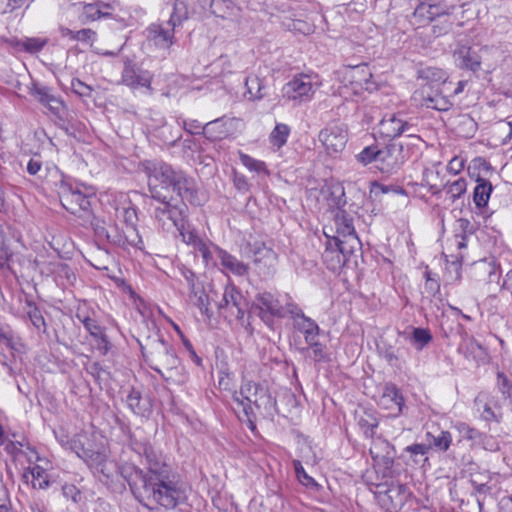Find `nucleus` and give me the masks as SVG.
<instances>
[{
    "label": "nucleus",
    "mask_w": 512,
    "mask_h": 512,
    "mask_svg": "<svg viewBox=\"0 0 512 512\" xmlns=\"http://www.w3.org/2000/svg\"><path fill=\"white\" fill-rule=\"evenodd\" d=\"M385 494L389 498L393 508H401L408 499L409 491L404 484L392 483L385 490Z\"/></svg>",
    "instance_id": "31"
},
{
    "label": "nucleus",
    "mask_w": 512,
    "mask_h": 512,
    "mask_svg": "<svg viewBox=\"0 0 512 512\" xmlns=\"http://www.w3.org/2000/svg\"><path fill=\"white\" fill-rule=\"evenodd\" d=\"M144 171L148 178V189L151 197L156 201L173 198L171 193L176 192L181 201L192 205H200L197 195L196 183L182 171L174 170L164 162H146Z\"/></svg>",
    "instance_id": "2"
},
{
    "label": "nucleus",
    "mask_w": 512,
    "mask_h": 512,
    "mask_svg": "<svg viewBox=\"0 0 512 512\" xmlns=\"http://www.w3.org/2000/svg\"><path fill=\"white\" fill-rule=\"evenodd\" d=\"M290 134V127L283 123H278L269 136L270 143L277 149L284 146Z\"/></svg>",
    "instance_id": "41"
},
{
    "label": "nucleus",
    "mask_w": 512,
    "mask_h": 512,
    "mask_svg": "<svg viewBox=\"0 0 512 512\" xmlns=\"http://www.w3.org/2000/svg\"><path fill=\"white\" fill-rule=\"evenodd\" d=\"M346 203L344 187L340 184L332 185L329 188V194L327 196L328 206L338 211L340 209H344Z\"/></svg>",
    "instance_id": "36"
},
{
    "label": "nucleus",
    "mask_w": 512,
    "mask_h": 512,
    "mask_svg": "<svg viewBox=\"0 0 512 512\" xmlns=\"http://www.w3.org/2000/svg\"><path fill=\"white\" fill-rule=\"evenodd\" d=\"M443 189L446 191V194L449 196L451 201L454 202L465 194L467 190V181L462 177L453 181L448 180L444 184Z\"/></svg>",
    "instance_id": "38"
},
{
    "label": "nucleus",
    "mask_w": 512,
    "mask_h": 512,
    "mask_svg": "<svg viewBox=\"0 0 512 512\" xmlns=\"http://www.w3.org/2000/svg\"><path fill=\"white\" fill-rule=\"evenodd\" d=\"M48 40L40 37H25L23 39L12 38L7 40V43L17 52L25 51L30 54L40 52Z\"/></svg>",
    "instance_id": "26"
},
{
    "label": "nucleus",
    "mask_w": 512,
    "mask_h": 512,
    "mask_svg": "<svg viewBox=\"0 0 512 512\" xmlns=\"http://www.w3.org/2000/svg\"><path fill=\"white\" fill-rule=\"evenodd\" d=\"M432 340L429 330L424 328H414L411 336V343L417 350H422Z\"/></svg>",
    "instance_id": "46"
},
{
    "label": "nucleus",
    "mask_w": 512,
    "mask_h": 512,
    "mask_svg": "<svg viewBox=\"0 0 512 512\" xmlns=\"http://www.w3.org/2000/svg\"><path fill=\"white\" fill-rule=\"evenodd\" d=\"M497 379L499 392L503 395L504 400H509L512 403V383L503 372H498Z\"/></svg>",
    "instance_id": "49"
},
{
    "label": "nucleus",
    "mask_w": 512,
    "mask_h": 512,
    "mask_svg": "<svg viewBox=\"0 0 512 512\" xmlns=\"http://www.w3.org/2000/svg\"><path fill=\"white\" fill-rule=\"evenodd\" d=\"M485 450L495 452L500 449L499 442L493 436H489L486 434L481 435L480 440L478 442Z\"/></svg>",
    "instance_id": "59"
},
{
    "label": "nucleus",
    "mask_w": 512,
    "mask_h": 512,
    "mask_svg": "<svg viewBox=\"0 0 512 512\" xmlns=\"http://www.w3.org/2000/svg\"><path fill=\"white\" fill-rule=\"evenodd\" d=\"M293 466L295 469L297 479L300 481V483H302L303 485H305L307 487L316 486L315 480L306 473L305 469L303 468V466L299 460H294Z\"/></svg>",
    "instance_id": "53"
},
{
    "label": "nucleus",
    "mask_w": 512,
    "mask_h": 512,
    "mask_svg": "<svg viewBox=\"0 0 512 512\" xmlns=\"http://www.w3.org/2000/svg\"><path fill=\"white\" fill-rule=\"evenodd\" d=\"M129 409L137 415H145L148 411V402L142 399L141 393L135 389H131L126 397Z\"/></svg>",
    "instance_id": "37"
},
{
    "label": "nucleus",
    "mask_w": 512,
    "mask_h": 512,
    "mask_svg": "<svg viewBox=\"0 0 512 512\" xmlns=\"http://www.w3.org/2000/svg\"><path fill=\"white\" fill-rule=\"evenodd\" d=\"M240 160L241 163L250 171L256 172V173H263L268 174L269 171L266 167V164L258 159H255L247 154H240Z\"/></svg>",
    "instance_id": "47"
},
{
    "label": "nucleus",
    "mask_w": 512,
    "mask_h": 512,
    "mask_svg": "<svg viewBox=\"0 0 512 512\" xmlns=\"http://www.w3.org/2000/svg\"><path fill=\"white\" fill-rule=\"evenodd\" d=\"M29 472L32 476L33 488L47 489L50 486L48 474L43 467H41L39 465H35V466L29 468Z\"/></svg>",
    "instance_id": "43"
},
{
    "label": "nucleus",
    "mask_w": 512,
    "mask_h": 512,
    "mask_svg": "<svg viewBox=\"0 0 512 512\" xmlns=\"http://www.w3.org/2000/svg\"><path fill=\"white\" fill-rule=\"evenodd\" d=\"M446 81L441 84L437 82H428L420 89L415 91L414 99L419 101L420 104L429 109L438 111H448L452 107V102L449 97L443 94L441 86H445Z\"/></svg>",
    "instance_id": "7"
},
{
    "label": "nucleus",
    "mask_w": 512,
    "mask_h": 512,
    "mask_svg": "<svg viewBox=\"0 0 512 512\" xmlns=\"http://www.w3.org/2000/svg\"><path fill=\"white\" fill-rule=\"evenodd\" d=\"M219 120H214L207 123L205 126L202 125L201 122L195 119H188L183 121L184 129L190 134H199L203 133L205 137L211 140L220 139L224 132H220L218 134L214 133V129L218 126Z\"/></svg>",
    "instance_id": "27"
},
{
    "label": "nucleus",
    "mask_w": 512,
    "mask_h": 512,
    "mask_svg": "<svg viewBox=\"0 0 512 512\" xmlns=\"http://www.w3.org/2000/svg\"><path fill=\"white\" fill-rule=\"evenodd\" d=\"M72 7H75L78 12L81 11V14L79 15V18L82 23H87L90 21H95L97 19H100L102 17H108L110 13L103 12L101 9L100 3H87L83 4L82 2L76 4L71 3Z\"/></svg>",
    "instance_id": "28"
},
{
    "label": "nucleus",
    "mask_w": 512,
    "mask_h": 512,
    "mask_svg": "<svg viewBox=\"0 0 512 512\" xmlns=\"http://www.w3.org/2000/svg\"><path fill=\"white\" fill-rule=\"evenodd\" d=\"M32 0H0V13H11L23 6H28Z\"/></svg>",
    "instance_id": "54"
},
{
    "label": "nucleus",
    "mask_w": 512,
    "mask_h": 512,
    "mask_svg": "<svg viewBox=\"0 0 512 512\" xmlns=\"http://www.w3.org/2000/svg\"><path fill=\"white\" fill-rule=\"evenodd\" d=\"M439 166L440 164H435L425 168L422 175V185L427 186L433 194L440 192L445 184L441 178Z\"/></svg>",
    "instance_id": "29"
},
{
    "label": "nucleus",
    "mask_w": 512,
    "mask_h": 512,
    "mask_svg": "<svg viewBox=\"0 0 512 512\" xmlns=\"http://www.w3.org/2000/svg\"><path fill=\"white\" fill-rule=\"evenodd\" d=\"M71 89H72L73 93H75L76 95H78L80 97H91L92 91H93L91 86L85 84L84 82H82L81 80H79L77 78L72 79Z\"/></svg>",
    "instance_id": "56"
},
{
    "label": "nucleus",
    "mask_w": 512,
    "mask_h": 512,
    "mask_svg": "<svg viewBox=\"0 0 512 512\" xmlns=\"http://www.w3.org/2000/svg\"><path fill=\"white\" fill-rule=\"evenodd\" d=\"M203 9L209 10L217 17L229 18L235 16L239 10L232 0H198Z\"/></svg>",
    "instance_id": "24"
},
{
    "label": "nucleus",
    "mask_w": 512,
    "mask_h": 512,
    "mask_svg": "<svg viewBox=\"0 0 512 512\" xmlns=\"http://www.w3.org/2000/svg\"><path fill=\"white\" fill-rule=\"evenodd\" d=\"M475 496H480L486 499V496L491 493L492 487L488 483H478L475 480L471 481Z\"/></svg>",
    "instance_id": "62"
},
{
    "label": "nucleus",
    "mask_w": 512,
    "mask_h": 512,
    "mask_svg": "<svg viewBox=\"0 0 512 512\" xmlns=\"http://www.w3.org/2000/svg\"><path fill=\"white\" fill-rule=\"evenodd\" d=\"M415 132V125L406 120L401 113L386 114L378 124V133L391 140L402 135L416 137Z\"/></svg>",
    "instance_id": "9"
},
{
    "label": "nucleus",
    "mask_w": 512,
    "mask_h": 512,
    "mask_svg": "<svg viewBox=\"0 0 512 512\" xmlns=\"http://www.w3.org/2000/svg\"><path fill=\"white\" fill-rule=\"evenodd\" d=\"M348 139V129L344 123L331 122L319 133V140L328 154L343 151Z\"/></svg>",
    "instance_id": "11"
},
{
    "label": "nucleus",
    "mask_w": 512,
    "mask_h": 512,
    "mask_svg": "<svg viewBox=\"0 0 512 512\" xmlns=\"http://www.w3.org/2000/svg\"><path fill=\"white\" fill-rule=\"evenodd\" d=\"M458 351L467 359H471L477 363L483 362L487 357L484 347L472 337H464L459 344Z\"/></svg>",
    "instance_id": "25"
},
{
    "label": "nucleus",
    "mask_w": 512,
    "mask_h": 512,
    "mask_svg": "<svg viewBox=\"0 0 512 512\" xmlns=\"http://www.w3.org/2000/svg\"><path fill=\"white\" fill-rule=\"evenodd\" d=\"M175 29L176 27L168 22L149 25L145 30L148 45L154 46L159 50H168L174 44Z\"/></svg>",
    "instance_id": "14"
},
{
    "label": "nucleus",
    "mask_w": 512,
    "mask_h": 512,
    "mask_svg": "<svg viewBox=\"0 0 512 512\" xmlns=\"http://www.w3.org/2000/svg\"><path fill=\"white\" fill-rule=\"evenodd\" d=\"M45 106L56 116H61L66 109L64 102L55 95L52 96L51 100Z\"/></svg>",
    "instance_id": "60"
},
{
    "label": "nucleus",
    "mask_w": 512,
    "mask_h": 512,
    "mask_svg": "<svg viewBox=\"0 0 512 512\" xmlns=\"http://www.w3.org/2000/svg\"><path fill=\"white\" fill-rule=\"evenodd\" d=\"M219 313L231 321L233 318L241 320L244 317L247 303L242 293L232 284L226 285L222 299L218 305Z\"/></svg>",
    "instance_id": "8"
},
{
    "label": "nucleus",
    "mask_w": 512,
    "mask_h": 512,
    "mask_svg": "<svg viewBox=\"0 0 512 512\" xmlns=\"http://www.w3.org/2000/svg\"><path fill=\"white\" fill-rule=\"evenodd\" d=\"M355 213L340 209L335 212L333 224L324 227V234L334 242L335 247L344 255H352L360 249L361 242L354 226Z\"/></svg>",
    "instance_id": "5"
},
{
    "label": "nucleus",
    "mask_w": 512,
    "mask_h": 512,
    "mask_svg": "<svg viewBox=\"0 0 512 512\" xmlns=\"http://www.w3.org/2000/svg\"><path fill=\"white\" fill-rule=\"evenodd\" d=\"M475 405L477 410L481 411V418L485 421L499 422L502 418L500 405L486 394H479L475 399Z\"/></svg>",
    "instance_id": "23"
},
{
    "label": "nucleus",
    "mask_w": 512,
    "mask_h": 512,
    "mask_svg": "<svg viewBox=\"0 0 512 512\" xmlns=\"http://www.w3.org/2000/svg\"><path fill=\"white\" fill-rule=\"evenodd\" d=\"M286 297L290 296L286 294L280 299L269 292H263L257 295L256 301L262 311L269 313L271 316L284 318L288 314Z\"/></svg>",
    "instance_id": "18"
},
{
    "label": "nucleus",
    "mask_w": 512,
    "mask_h": 512,
    "mask_svg": "<svg viewBox=\"0 0 512 512\" xmlns=\"http://www.w3.org/2000/svg\"><path fill=\"white\" fill-rule=\"evenodd\" d=\"M437 433L428 431L426 433L429 445L433 446L439 451H447L452 442V436L448 431L437 430Z\"/></svg>",
    "instance_id": "33"
},
{
    "label": "nucleus",
    "mask_w": 512,
    "mask_h": 512,
    "mask_svg": "<svg viewBox=\"0 0 512 512\" xmlns=\"http://www.w3.org/2000/svg\"><path fill=\"white\" fill-rule=\"evenodd\" d=\"M188 18V8L184 0H175L170 18L167 21L174 27L180 26Z\"/></svg>",
    "instance_id": "42"
},
{
    "label": "nucleus",
    "mask_w": 512,
    "mask_h": 512,
    "mask_svg": "<svg viewBox=\"0 0 512 512\" xmlns=\"http://www.w3.org/2000/svg\"><path fill=\"white\" fill-rule=\"evenodd\" d=\"M313 91V84L308 75L294 77L282 88L283 97L289 100H306Z\"/></svg>",
    "instance_id": "16"
},
{
    "label": "nucleus",
    "mask_w": 512,
    "mask_h": 512,
    "mask_svg": "<svg viewBox=\"0 0 512 512\" xmlns=\"http://www.w3.org/2000/svg\"><path fill=\"white\" fill-rule=\"evenodd\" d=\"M82 452L83 454L76 451V454L78 457L82 458L92 470L96 469L98 464H101L105 459H107V456L101 452H94L85 448H82Z\"/></svg>",
    "instance_id": "45"
},
{
    "label": "nucleus",
    "mask_w": 512,
    "mask_h": 512,
    "mask_svg": "<svg viewBox=\"0 0 512 512\" xmlns=\"http://www.w3.org/2000/svg\"><path fill=\"white\" fill-rule=\"evenodd\" d=\"M217 257L222 267L238 277H246L249 275L250 266L239 260L236 256L228 253L226 250L217 249Z\"/></svg>",
    "instance_id": "22"
},
{
    "label": "nucleus",
    "mask_w": 512,
    "mask_h": 512,
    "mask_svg": "<svg viewBox=\"0 0 512 512\" xmlns=\"http://www.w3.org/2000/svg\"><path fill=\"white\" fill-rule=\"evenodd\" d=\"M126 225H135L137 221L136 210L132 207L122 208L120 211Z\"/></svg>",
    "instance_id": "64"
},
{
    "label": "nucleus",
    "mask_w": 512,
    "mask_h": 512,
    "mask_svg": "<svg viewBox=\"0 0 512 512\" xmlns=\"http://www.w3.org/2000/svg\"><path fill=\"white\" fill-rule=\"evenodd\" d=\"M118 243H127L132 247L143 249L144 243L135 225H126L123 229V236L117 240Z\"/></svg>",
    "instance_id": "40"
},
{
    "label": "nucleus",
    "mask_w": 512,
    "mask_h": 512,
    "mask_svg": "<svg viewBox=\"0 0 512 512\" xmlns=\"http://www.w3.org/2000/svg\"><path fill=\"white\" fill-rule=\"evenodd\" d=\"M492 192V185L483 178L477 179V185L474 189L473 200L477 207L481 208L487 205Z\"/></svg>",
    "instance_id": "32"
},
{
    "label": "nucleus",
    "mask_w": 512,
    "mask_h": 512,
    "mask_svg": "<svg viewBox=\"0 0 512 512\" xmlns=\"http://www.w3.org/2000/svg\"><path fill=\"white\" fill-rule=\"evenodd\" d=\"M379 149L376 146H368L364 148L357 156L358 160L367 165L373 161H378Z\"/></svg>",
    "instance_id": "55"
},
{
    "label": "nucleus",
    "mask_w": 512,
    "mask_h": 512,
    "mask_svg": "<svg viewBox=\"0 0 512 512\" xmlns=\"http://www.w3.org/2000/svg\"><path fill=\"white\" fill-rule=\"evenodd\" d=\"M96 33L92 29H81L75 32V41L90 42L95 39Z\"/></svg>",
    "instance_id": "63"
},
{
    "label": "nucleus",
    "mask_w": 512,
    "mask_h": 512,
    "mask_svg": "<svg viewBox=\"0 0 512 512\" xmlns=\"http://www.w3.org/2000/svg\"><path fill=\"white\" fill-rule=\"evenodd\" d=\"M377 162L383 173L390 174L397 171L405 162L403 146L396 143L387 144L383 149H379Z\"/></svg>",
    "instance_id": "15"
},
{
    "label": "nucleus",
    "mask_w": 512,
    "mask_h": 512,
    "mask_svg": "<svg viewBox=\"0 0 512 512\" xmlns=\"http://www.w3.org/2000/svg\"><path fill=\"white\" fill-rule=\"evenodd\" d=\"M252 254V262L258 276L267 278L275 273L277 254L273 249L267 247L264 243H255Z\"/></svg>",
    "instance_id": "13"
},
{
    "label": "nucleus",
    "mask_w": 512,
    "mask_h": 512,
    "mask_svg": "<svg viewBox=\"0 0 512 512\" xmlns=\"http://www.w3.org/2000/svg\"><path fill=\"white\" fill-rule=\"evenodd\" d=\"M31 94L43 105H46L53 96L51 90L45 86H34L31 90Z\"/></svg>",
    "instance_id": "57"
},
{
    "label": "nucleus",
    "mask_w": 512,
    "mask_h": 512,
    "mask_svg": "<svg viewBox=\"0 0 512 512\" xmlns=\"http://www.w3.org/2000/svg\"><path fill=\"white\" fill-rule=\"evenodd\" d=\"M350 255H344L339 251V248H332V243H329V247L323 254L324 261L327 263V267L330 270H336L343 266Z\"/></svg>",
    "instance_id": "34"
},
{
    "label": "nucleus",
    "mask_w": 512,
    "mask_h": 512,
    "mask_svg": "<svg viewBox=\"0 0 512 512\" xmlns=\"http://www.w3.org/2000/svg\"><path fill=\"white\" fill-rule=\"evenodd\" d=\"M369 451L376 463L382 464L386 469L392 468L395 458V449L387 440L380 437L374 439Z\"/></svg>",
    "instance_id": "19"
},
{
    "label": "nucleus",
    "mask_w": 512,
    "mask_h": 512,
    "mask_svg": "<svg viewBox=\"0 0 512 512\" xmlns=\"http://www.w3.org/2000/svg\"><path fill=\"white\" fill-rule=\"evenodd\" d=\"M151 81L152 76L148 71L138 68L129 59L125 60L121 76L122 84L132 89H137L139 87L149 88Z\"/></svg>",
    "instance_id": "17"
},
{
    "label": "nucleus",
    "mask_w": 512,
    "mask_h": 512,
    "mask_svg": "<svg viewBox=\"0 0 512 512\" xmlns=\"http://www.w3.org/2000/svg\"><path fill=\"white\" fill-rule=\"evenodd\" d=\"M351 77L361 88L371 91L374 83L370 81L371 73L366 65L356 66L350 70Z\"/></svg>",
    "instance_id": "39"
},
{
    "label": "nucleus",
    "mask_w": 512,
    "mask_h": 512,
    "mask_svg": "<svg viewBox=\"0 0 512 512\" xmlns=\"http://www.w3.org/2000/svg\"><path fill=\"white\" fill-rule=\"evenodd\" d=\"M458 429H459L460 433L462 434L463 438L472 440V441H474V443L478 444L480 437L482 435L481 432H479L478 430H476L472 427H469L468 425H466L464 423L459 424Z\"/></svg>",
    "instance_id": "58"
},
{
    "label": "nucleus",
    "mask_w": 512,
    "mask_h": 512,
    "mask_svg": "<svg viewBox=\"0 0 512 512\" xmlns=\"http://www.w3.org/2000/svg\"><path fill=\"white\" fill-rule=\"evenodd\" d=\"M141 351L145 361L165 381L178 385L186 382L185 368L180 364L173 347L163 338L158 337L141 345Z\"/></svg>",
    "instance_id": "3"
},
{
    "label": "nucleus",
    "mask_w": 512,
    "mask_h": 512,
    "mask_svg": "<svg viewBox=\"0 0 512 512\" xmlns=\"http://www.w3.org/2000/svg\"><path fill=\"white\" fill-rule=\"evenodd\" d=\"M96 343L97 349L103 354H107L111 349V343L108 340L107 336L101 332L99 335L93 337Z\"/></svg>",
    "instance_id": "61"
},
{
    "label": "nucleus",
    "mask_w": 512,
    "mask_h": 512,
    "mask_svg": "<svg viewBox=\"0 0 512 512\" xmlns=\"http://www.w3.org/2000/svg\"><path fill=\"white\" fill-rule=\"evenodd\" d=\"M93 472L98 475L101 482L108 483L118 475V465L115 461L107 458L101 464H98V467Z\"/></svg>",
    "instance_id": "35"
},
{
    "label": "nucleus",
    "mask_w": 512,
    "mask_h": 512,
    "mask_svg": "<svg viewBox=\"0 0 512 512\" xmlns=\"http://www.w3.org/2000/svg\"><path fill=\"white\" fill-rule=\"evenodd\" d=\"M14 252L7 240H2L0 245V268L2 270L11 271V262L13 261Z\"/></svg>",
    "instance_id": "48"
},
{
    "label": "nucleus",
    "mask_w": 512,
    "mask_h": 512,
    "mask_svg": "<svg viewBox=\"0 0 512 512\" xmlns=\"http://www.w3.org/2000/svg\"><path fill=\"white\" fill-rule=\"evenodd\" d=\"M286 298L287 311L293 321V326L304 335L305 342H312V340L318 338L320 332L318 324L313 319L306 316L291 297Z\"/></svg>",
    "instance_id": "12"
},
{
    "label": "nucleus",
    "mask_w": 512,
    "mask_h": 512,
    "mask_svg": "<svg viewBox=\"0 0 512 512\" xmlns=\"http://www.w3.org/2000/svg\"><path fill=\"white\" fill-rule=\"evenodd\" d=\"M176 229L179 231L182 241L187 245H191L195 248L202 241L196 231L192 229L190 225H186L184 220L181 222V225L176 227Z\"/></svg>",
    "instance_id": "44"
},
{
    "label": "nucleus",
    "mask_w": 512,
    "mask_h": 512,
    "mask_svg": "<svg viewBox=\"0 0 512 512\" xmlns=\"http://www.w3.org/2000/svg\"><path fill=\"white\" fill-rule=\"evenodd\" d=\"M59 198L62 206L74 215H81L90 208L89 195L78 186L62 183L59 187Z\"/></svg>",
    "instance_id": "10"
},
{
    "label": "nucleus",
    "mask_w": 512,
    "mask_h": 512,
    "mask_svg": "<svg viewBox=\"0 0 512 512\" xmlns=\"http://www.w3.org/2000/svg\"><path fill=\"white\" fill-rule=\"evenodd\" d=\"M233 400L242 407L251 428H254L251 404L263 416H272L276 412V400L265 383L243 380L240 391L233 394Z\"/></svg>",
    "instance_id": "4"
},
{
    "label": "nucleus",
    "mask_w": 512,
    "mask_h": 512,
    "mask_svg": "<svg viewBox=\"0 0 512 512\" xmlns=\"http://www.w3.org/2000/svg\"><path fill=\"white\" fill-rule=\"evenodd\" d=\"M308 344V355L316 362H320L325 359L324 346L318 342V338L312 340V342H306Z\"/></svg>",
    "instance_id": "52"
},
{
    "label": "nucleus",
    "mask_w": 512,
    "mask_h": 512,
    "mask_svg": "<svg viewBox=\"0 0 512 512\" xmlns=\"http://www.w3.org/2000/svg\"><path fill=\"white\" fill-rule=\"evenodd\" d=\"M403 404L404 400L399 389L394 384H386L380 397L379 405L389 410L392 415L397 416L402 412Z\"/></svg>",
    "instance_id": "20"
},
{
    "label": "nucleus",
    "mask_w": 512,
    "mask_h": 512,
    "mask_svg": "<svg viewBox=\"0 0 512 512\" xmlns=\"http://www.w3.org/2000/svg\"><path fill=\"white\" fill-rule=\"evenodd\" d=\"M76 317L92 337H95L96 335H99L101 332H103L95 319L82 315L81 313H77Z\"/></svg>",
    "instance_id": "51"
},
{
    "label": "nucleus",
    "mask_w": 512,
    "mask_h": 512,
    "mask_svg": "<svg viewBox=\"0 0 512 512\" xmlns=\"http://www.w3.org/2000/svg\"><path fill=\"white\" fill-rule=\"evenodd\" d=\"M173 198L157 201L158 205L154 208V220L159 229L170 232L184 220L185 201L181 204L173 203Z\"/></svg>",
    "instance_id": "6"
},
{
    "label": "nucleus",
    "mask_w": 512,
    "mask_h": 512,
    "mask_svg": "<svg viewBox=\"0 0 512 512\" xmlns=\"http://www.w3.org/2000/svg\"><path fill=\"white\" fill-rule=\"evenodd\" d=\"M146 460L147 471L133 468L129 486L133 494L141 501L158 504L165 508H175L186 499L183 484L172 473L162 453L149 443H142L137 448Z\"/></svg>",
    "instance_id": "1"
},
{
    "label": "nucleus",
    "mask_w": 512,
    "mask_h": 512,
    "mask_svg": "<svg viewBox=\"0 0 512 512\" xmlns=\"http://www.w3.org/2000/svg\"><path fill=\"white\" fill-rule=\"evenodd\" d=\"M246 91L244 93L248 100H260L266 95L267 87L264 80L256 75H250L245 79Z\"/></svg>",
    "instance_id": "30"
},
{
    "label": "nucleus",
    "mask_w": 512,
    "mask_h": 512,
    "mask_svg": "<svg viewBox=\"0 0 512 512\" xmlns=\"http://www.w3.org/2000/svg\"><path fill=\"white\" fill-rule=\"evenodd\" d=\"M194 305L198 307L200 312L205 315L208 319L211 318L212 313L209 309L208 295L203 291L194 292Z\"/></svg>",
    "instance_id": "50"
},
{
    "label": "nucleus",
    "mask_w": 512,
    "mask_h": 512,
    "mask_svg": "<svg viewBox=\"0 0 512 512\" xmlns=\"http://www.w3.org/2000/svg\"><path fill=\"white\" fill-rule=\"evenodd\" d=\"M454 60L457 66L476 72L481 67L480 56L471 47L460 45L454 51Z\"/></svg>",
    "instance_id": "21"
}]
</instances>
